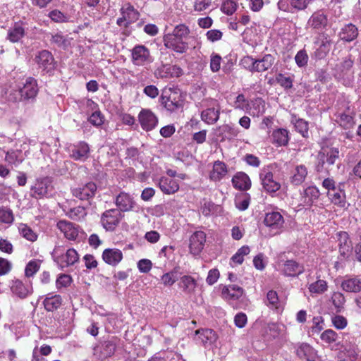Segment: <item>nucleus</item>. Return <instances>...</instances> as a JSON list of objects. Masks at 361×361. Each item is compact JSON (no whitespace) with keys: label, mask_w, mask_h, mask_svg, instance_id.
Masks as SVG:
<instances>
[{"label":"nucleus","mask_w":361,"mask_h":361,"mask_svg":"<svg viewBox=\"0 0 361 361\" xmlns=\"http://www.w3.org/2000/svg\"><path fill=\"white\" fill-rule=\"evenodd\" d=\"M332 303L337 312H341L345 302V298L341 293L335 292L331 296Z\"/></svg>","instance_id":"nucleus-50"},{"label":"nucleus","mask_w":361,"mask_h":361,"mask_svg":"<svg viewBox=\"0 0 361 361\" xmlns=\"http://www.w3.org/2000/svg\"><path fill=\"white\" fill-rule=\"evenodd\" d=\"M116 345L113 342L106 341L102 345L100 356L102 358H106L108 357H110L112 355H114Z\"/></svg>","instance_id":"nucleus-51"},{"label":"nucleus","mask_w":361,"mask_h":361,"mask_svg":"<svg viewBox=\"0 0 361 361\" xmlns=\"http://www.w3.org/2000/svg\"><path fill=\"white\" fill-rule=\"evenodd\" d=\"M195 340L197 342L206 346L207 345H211L216 340V333L209 329L197 330L195 331Z\"/></svg>","instance_id":"nucleus-27"},{"label":"nucleus","mask_w":361,"mask_h":361,"mask_svg":"<svg viewBox=\"0 0 361 361\" xmlns=\"http://www.w3.org/2000/svg\"><path fill=\"white\" fill-rule=\"evenodd\" d=\"M51 43L63 49H66L68 44L66 38L60 33L51 35Z\"/></svg>","instance_id":"nucleus-55"},{"label":"nucleus","mask_w":361,"mask_h":361,"mask_svg":"<svg viewBox=\"0 0 361 361\" xmlns=\"http://www.w3.org/2000/svg\"><path fill=\"white\" fill-rule=\"evenodd\" d=\"M116 204L121 212H128L133 209L135 201L128 193L121 192L116 198Z\"/></svg>","instance_id":"nucleus-26"},{"label":"nucleus","mask_w":361,"mask_h":361,"mask_svg":"<svg viewBox=\"0 0 361 361\" xmlns=\"http://www.w3.org/2000/svg\"><path fill=\"white\" fill-rule=\"evenodd\" d=\"M159 187L165 194H174L179 190L178 180L168 177H161L159 180Z\"/></svg>","instance_id":"nucleus-25"},{"label":"nucleus","mask_w":361,"mask_h":361,"mask_svg":"<svg viewBox=\"0 0 361 361\" xmlns=\"http://www.w3.org/2000/svg\"><path fill=\"white\" fill-rule=\"evenodd\" d=\"M121 17L116 20V24L120 27L127 28L129 25L136 22L140 18V13L128 3L124 4L120 9Z\"/></svg>","instance_id":"nucleus-6"},{"label":"nucleus","mask_w":361,"mask_h":361,"mask_svg":"<svg viewBox=\"0 0 361 361\" xmlns=\"http://www.w3.org/2000/svg\"><path fill=\"white\" fill-rule=\"evenodd\" d=\"M138 121L142 128L145 131H150L155 128L158 124V118L149 109H142L138 114Z\"/></svg>","instance_id":"nucleus-10"},{"label":"nucleus","mask_w":361,"mask_h":361,"mask_svg":"<svg viewBox=\"0 0 361 361\" xmlns=\"http://www.w3.org/2000/svg\"><path fill=\"white\" fill-rule=\"evenodd\" d=\"M23 157L22 156V152L20 150L11 149L6 153L5 161L10 165L18 166L23 161Z\"/></svg>","instance_id":"nucleus-41"},{"label":"nucleus","mask_w":361,"mask_h":361,"mask_svg":"<svg viewBox=\"0 0 361 361\" xmlns=\"http://www.w3.org/2000/svg\"><path fill=\"white\" fill-rule=\"evenodd\" d=\"M331 42L327 37L322 40L319 47L317 49L316 54L320 57L323 58L330 51Z\"/></svg>","instance_id":"nucleus-53"},{"label":"nucleus","mask_w":361,"mask_h":361,"mask_svg":"<svg viewBox=\"0 0 361 361\" xmlns=\"http://www.w3.org/2000/svg\"><path fill=\"white\" fill-rule=\"evenodd\" d=\"M132 61L136 66H143L151 62L149 50L144 45H136L132 49Z\"/></svg>","instance_id":"nucleus-11"},{"label":"nucleus","mask_w":361,"mask_h":361,"mask_svg":"<svg viewBox=\"0 0 361 361\" xmlns=\"http://www.w3.org/2000/svg\"><path fill=\"white\" fill-rule=\"evenodd\" d=\"M232 183L235 188L240 190H247L251 186L249 176L243 172L237 173L232 178Z\"/></svg>","instance_id":"nucleus-29"},{"label":"nucleus","mask_w":361,"mask_h":361,"mask_svg":"<svg viewBox=\"0 0 361 361\" xmlns=\"http://www.w3.org/2000/svg\"><path fill=\"white\" fill-rule=\"evenodd\" d=\"M121 217V213L118 209H109L103 213L101 222L106 231H114L119 224Z\"/></svg>","instance_id":"nucleus-9"},{"label":"nucleus","mask_w":361,"mask_h":361,"mask_svg":"<svg viewBox=\"0 0 361 361\" xmlns=\"http://www.w3.org/2000/svg\"><path fill=\"white\" fill-rule=\"evenodd\" d=\"M205 240L206 235L203 231L195 232L190 238V252L194 255L200 254L204 247Z\"/></svg>","instance_id":"nucleus-16"},{"label":"nucleus","mask_w":361,"mask_h":361,"mask_svg":"<svg viewBox=\"0 0 361 361\" xmlns=\"http://www.w3.org/2000/svg\"><path fill=\"white\" fill-rule=\"evenodd\" d=\"M339 158V150L336 147H326L323 148L318 154L319 163L316 166V169L320 172L324 169V164L326 165V169H329V167L336 163V161Z\"/></svg>","instance_id":"nucleus-5"},{"label":"nucleus","mask_w":361,"mask_h":361,"mask_svg":"<svg viewBox=\"0 0 361 361\" xmlns=\"http://www.w3.org/2000/svg\"><path fill=\"white\" fill-rule=\"evenodd\" d=\"M264 224L272 230H279L283 226L284 219L278 212H269L265 215Z\"/></svg>","instance_id":"nucleus-18"},{"label":"nucleus","mask_w":361,"mask_h":361,"mask_svg":"<svg viewBox=\"0 0 361 361\" xmlns=\"http://www.w3.org/2000/svg\"><path fill=\"white\" fill-rule=\"evenodd\" d=\"M275 61L271 54H265L262 59H256V72H264L269 69Z\"/></svg>","instance_id":"nucleus-39"},{"label":"nucleus","mask_w":361,"mask_h":361,"mask_svg":"<svg viewBox=\"0 0 361 361\" xmlns=\"http://www.w3.org/2000/svg\"><path fill=\"white\" fill-rule=\"evenodd\" d=\"M177 279H178V272L175 269L171 271L164 274L161 276L162 283L165 286H172L177 281Z\"/></svg>","instance_id":"nucleus-49"},{"label":"nucleus","mask_w":361,"mask_h":361,"mask_svg":"<svg viewBox=\"0 0 361 361\" xmlns=\"http://www.w3.org/2000/svg\"><path fill=\"white\" fill-rule=\"evenodd\" d=\"M221 57L216 54H212L210 59V68L214 73L219 71L221 68Z\"/></svg>","instance_id":"nucleus-62"},{"label":"nucleus","mask_w":361,"mask_h":361,"mask_svg":"<svg viewBox=\"0 0 361 361\" xmlns=\"http://www.w3.org/2000/svg\"><path fill=\"white\" fill-rule=\"evenodd\" d=\"M62 304V298L59 295L48 294L43 301L46 310L52 312L57 310Z\"/></svg>","instance_id":"nucleus-34"},{"label":"nucleus","mask_w":361,"mask_h":361,"mask_svg":"<svg viewBox=\"0 0 361 361\" xmlns=\"http://www.w3.org/2000/svg\"><path fill=\"white\" fill-rule=\"evenodd\" d=\"M20 234L26 240L34 242L37 239V235L27 225L20 224L18 226Z\"/></svg>","instance_id":"nucleus-44"},{"label":"nucleus","mask_w":361,"mask_h":361,"mask_svg":"<svg viewBox=\"0 0 361 361\" xmlns=\"http://www.w3.org/2000/svg\"><path fill=\"white\" fill-rule=\"evenodd\" d=\"M97 189L96 184L93 182H90L84 185L73 188L72 194L80 200H88L94 197Z\"/></svg>","instance_id":"nucleus-12"},{"label":"nucleus","mask_w":361,"mask_h":361,"mask_svg":"<svg viewBox=\"0 0 361 361\" xmlns=\"http://www.w3.org/2000/svg\"><path fill=\"white\" fill-rule=\"evenodd\" d=\"M346 111L347 112L337 111L335 114V121L344 129H350L355 126V122L349 106L347 107Z\"/></svg>","instance_id":"nucleus-19"},{"label":"nucleus","mask_w":361,"mask_h":361,"mask_svg":"<svg viewBox=\"0 0 361 361\" xmlns=\"http://www.w3.org/2000/svg\"><path fill=\"white\" fill-rule=\"evenodd\" d=\"M89 153V145L85 142H80L77 145H73L71 157L75 160L84 161L88 158Z\"/></svg>","instance_id":"nucleus-22"},{"label":"nucleus","mask_w":361,"mask_h":361,"mask_svg":"<svg viewBox=\"0 0 361 361\" xmlns=\"http://www.w3.org/2000/svg\"><path fill=\"white\" fill-rule=\"evenodd\" d=\"M18 93H10L9 99L13 102L33 100L38 94L37 80L32 77L24 79L18 86Z\"/></svg>","instance_id":"nucleus-2"},{"label":"nucleus","mask_w":361,"mask_h":361,"mask_svg":"<svg viewBox=\"0 0 361 361\" xmlns=\"http://www.w3.org/2000/svg\"><path fill=\"white\" fill-rule=\"evenodd\" d=\"M31 196L41 199L51 195L54 191L51 178L46 176L37 178L30 188Z\"/></svg>","instance_id":"nucleus-4"},{"label":"nucleus","mask_w":361,"mask_h":361,"mask_svg":"<svg viewBox=\"0 0 361 361\" xmlns=\"http://www.w3.org/2000/svg\"><path fill=\"white\" fill-rule=\"evenodd\" d=\"M272 142L277 146H286L289 141L288 131L284 128H279L273 131Z\"/></svg>","instance_id":"nucleus-35"},{"label":"nucleus","mask_w":361,"mask_h":361,"mask_svg":"<svg viewBox=\"0 0 361 361\" xmlns=\"http://www.w3.org/2000/svg\"><path fill=\"white\" fill-rule=\"evenodd\" d=\"M291 123L294 125L295 130L304 137L308 135V123L302 118H297L293 116Z\"/></svg>","instance_id":"nucleus-42"},{"label":"nucleus","mask_w":361,"mask_h":361,"mask_svg":"<svg viewBox=\"0 0 361 361\" xmlns=\"http://www.w3.org/2000/svg\"><path fill=\"white\" fill-rule=\"evenodd\" d=\"M320 338L324 342H325L328 344H331L332 343L337 341V340L338 338V335L334 330L327 329L322 333V334L320 336Z\"/></svg>","instance_id":"nucleus-48"},{"label":"nucleus","mask_w":361,"mask_h":361,"mask_svg":"<svg viewBox=\"0 0 361 361\" xmlns=\"http://www.w3.org/2000/svg\"><path fill=\"white\" fill-rule=\"evenodd\" d=\"M25 35V30L22 22L15 23L8 30L6 39L12 43L19 42Z\"/></svg>","instance_id":"nucleus-20"},{"label":"nucleus","mask_w":361,"mask_h":361,"mask_svg":"<svg viewBox=\"0 0 361 361\" xmlns=\"http://www.w3.org/2000/svg\"><path fill=\"white\" fill-rule=\"evenodd\" d=\"M35 61L39 68L47 73L54 69V59L51 53L47 50L39 51L36 55Z\"/></svg>","instance_id":"nucleus-13"},{"label":"nucleus","mask_w":361,"mask_h":361,"mask_svg":"<svg viewBox=\"0 0 361 361\" xmlns=\"http://www.w3.org/2000/svg\"><path fill=\"white\" fill-rule=\"evenodd\" d=\"M11 290L15 295L21 298H25L29 294L28 289L25 287L22 281L18 280L13 283L11 287Z\"/></svg>","instance_id":"nucleus-45"},{"label":"nucleus","mask_w":361,"mask_h":361,"mask_svg":"<svg viewBox=\"0 0 361 361\" xmlns=\"http://www.w3.org/2000/svg\"><path fill=\"white\" fill-rule=\"evenodd\" d=\"M241 64L245 68L249 71L253 73L256 72V59H254L252 56H245L241 60Z\"/></svg>","instance_id":"nucleus-58"},{"label":"nucleus","mask_w":361,"mask_h":361,"mask_svg":"<svg viewBox=\"0 0 361 361\" xmlns=\"http://www.w3.org/2000/svg\"><path fill=\"white\" fill-rule=\"evenodd\" d=\"M328 23L326 15L322 11L314 12L307 20V26L314 30H322Z\"/></svg>","instance_id":"nucleus-15"},{"label":"nucleus","mask_w":361,"mask_h":361,"mask_svg":"<svg viewBox=\"0 0 361 361\" xmlns=\"http://www.w3.org/2000/svg\"><path fill=\"white\" fill-rule=\"evenodd\" d=\"M331 322L334 327L337 329H343L348 324L346 318L341 315L334 316L331 318Z\"/></svg>","instance_id":"nucleus-59"},{"label":"nucleus","mask_w":361,"mask_h":361,"mask_svg":"<svg viewBox=\"0 0 361 361\" xmlns=\"http://www.w3.org/2000/svg\"><path fill=\"white\" fill-rule=\"evenodd\" d=\"M308 171L305 165H296L293 170L292 175L290 178V183L295 185H300L305 180Z\"/></svg>","instance_id":"nucleus-28"},{"label":"nucleus","mask_w":361,"mask_h":361,"mask_svg":"<svg viewBox=\"0 0 361 361\" xmlns=\"http://www.w3.org/2000/svg\"><path fill=\"white\" fill-rule=\"evenodd\" d=\"M327 196L331 202L335 205L343 208L345 206V192L340 188L327 192Z\"/></svg>","instance_id":"nucleus-33"},{"label":"nucleus","mask_w":361,"mask_h":361,"mask_svg":"<svg viewBox=\"0 0 361 361\" xmlns=\"http://www.w3.org/2000/svg\"><path fill=\"white\" fill-rule=\"evenodd\" d=\"M309 60L308 54L305 49L298 51L295 56V61L297 66L300 68L305 67L307 65Z\"/></svg>","instance_id":"nucleus-52"},{"label":"nucleus","mask_w":361,"mask_h":361,"mask_svg":"<svg viewBox=\"0 0 361 361\" xmlns=\"http://www.w3.org/2000/svg\"><path fill=\"white\" fill-rule=\"evenodd\" d=\"M327 283L324 280H317L309 286V290L312 293L321 294L327 290Z\"/></svg>","instance_id":"nucleus-46"},{"label":"nucleus","mask_w":361,"mask_h":361,"mask_svg":"<svg viewBox=\"0 0 361 361\" xmlns=\"http://www.w3.org/2000/svg\"><path fill=\"white\" fill-rule=\"evenodd\" d=\"M228 173L226 164L221 161H216L213 164L209 177L212 181H220Z\"/></svg>","instance_id":"nucleus-21"},{"label":"nucleus","mask_w":361,"mask_h":361,"mask_svg":"<svg viewBox=\"0 0 361 361\" xmlns=\"http://www.w3.org/2000/svg\"><path fill=\"white\" fill-rule=\"evenodd\" d=\"M160 99L161 104L170 111H175L183 106V97L178 89L165 88L162 91Z\"/></svg>","instance_id":"nucleus-3"},{"label":"nucleus","mask_w":361,"mask_h":361,"mask_svg":"<svg viewBox=\"0 0 361 361\" xmlns=\"http://www.w3.org/2000/svg\"><path fill=\"white\" fill-rule=\"evenodd\" d=\"M178 286L184 293L189 295L195 292L197 282L191 276L185 275L180 278Z\"/></svg>","instance_id":"nucleus-30"},{"label":"nucleus","mask_w":361,"mask_h":361,"mask_svg":"<svg viewBox=\"0 0 361 361\" xmlns=\"http://www.w3.org/2000/svg\"><path fill=\"white\" fill-rule=\"evenodd\" d=\"M283 273L288 276H296L303 273L304 267L294 260H287L279 264Z\"/></svg>","instance_id":"nucleus-17"},{"label":"nucleus","mask_w":361,"mask_h":361,"mask_svg":"<svg viewBox=\"0 0 361 361\" xmlns=\"http://www.w3.org/2000/svg\"><path fill=\"white\" fill-rule=\"evenodd\" d=\"M297 355L307 361H319L317 351L309 344L302 343L296 350Z\"/></svg>","instance_id":"nucleus-24"},{"label":"nucleus","mask_w":361,"mask_h":361,"mask_svg":"<svg viewBox=\"0 0 361 361\" xmlns=\"http://www.w3.org/2000/svg\"><path fill=\"white\" fill-rule=\"evenodd\" d=\"M292 5V0H279L277 3L278 8L280 11L293 13L295 11Z\"/></svg>","instance_id":"nucleus-60"},{"label":"nucleus","mask_w":361,"mask_h":361,"mask_svg":"<svg viewBox=\"0 0 361 361\" xmlns=\"http://www.w3.org/2000/svg\"><path fill=\"white\" fill-rule=\"evenodd\" d=\"M53 256L54 261L62 269L73 265L79 259V255L77 251L73 248L67 250L65 254L59 255V247H56L54 250Z\"/></svg>","instance_id":"nucleus-7"},{"label":"nucleus","mask_w":361,"mask_h":361,"mask_svg":"<svg viewBox=\"0 0 361 361\" xmlns=\"http://www.w3.org/2000/svg\"><path fill=\"white\" fill-rule=\"evenodd\" d=\"M259 178L263 188L268 193H274L281 188V184L274 178V174L269 166L261 170Z\"/></svg>","instance_id":"nucleus-8"},{"label":"nucleus","mask_w":361,"mask_h":361,"mask_svg":"<svg viewBox=\"0 0 361 361\" xmlns=\"http://www.w3.org/2000/svg\"><path fill=\"white\" fill-rule=\"evenodd\" d=\"M102 258L106 264L116 266L122 260L123 253L117 248H107L104 250Z\"/></svg>","instance_id":"nucleus-23"},{"label":"nucleus","mask_w":361,"mask_h":361,"mask_svg":"<svg viewBox=\"0 0 361 361\" xmlns=\"http://www.w3.org/2000/svg\"><path fill=\"white\" fill-rule=\"evenodd\" d=\"M219 129L222 134H224V137L228 139L236 137L239 133L238 128L229 124L223 125Z\"/></svg>","instance_id":"nucleus-47"},{"label":"nucleus","mask_w":361,"mask_h":361,"mask_svg":"<svg viewBox=\"0 0 361 361\" xmlns=\"http://www.w3.org/2000/svg\"><path fill=\"white\" fill-rule=\"evenodd\" d=\"M358 35V30L352 23L345 25L341 30L339 37L341 39L350 42L355 39Z\"/></svg>","instance_id":"nucleus-32"},{"label":"nucleus","mask_w":361,"mask_h":361,"mask_svg":"<svg viewBox=\"0 0 361 361\" xmlns=\"http://www.w3.org/2000/svg\"><path fill=\"white\" fill-rule=\"evenodd\" d=\"M354 60L351 55L342 59L341 61L336 64V69L342 75H347L351 72Z\"/></svg>","instance_id":"nucleus-40"},{"label":"nucleus","mask_w":361,"mask_h":361,"mask_svg":"<svg viewBox=\"0 0 361 361\" xmlns=\"http://www.w3.org/2000/svg\"><path fill=\"white\" fill-rule=\"evenodd\" d=\"M237 7V3L235 1L224 0L221 6V11L227 15H231L236 11Z\"/></svg>","instance_id":"nucleus-54"},{"label":"nucleus","mask_w":361,"mask_h":361,"mask_svg":"<svg viewBox=\"0 0 361 361\" xmlns=\"http://www.w3.org/2000/svg\"><path fill=\"white\" fill-rule=\"evenodd\" d=\"M220 107H209L201 113L202 120L207 124H214L219 118Z\"/></svg>","instance_id":"nucleus-31"},{"label":"nucleus","mask_w":361,"mask_h":361,"mask_svg":"<svg viewBox=\"0 0 361 361\" xmlns=\"http://www.w3.org/2000/svg\"><path fill=\"white\" fill-rule=\"evenodd\" d=\"M66 215L73 221H81L86 216L87 212L83 207H76L71 209Z\"/></svg>","instance_id":"nucleus-43"},{"label":"nucleus","mask_w":361,"mask_h":361,"mask_svg":"<svg viewBox=\"0 0 361 361\" xmlns=\"http://www.w3.org/2000/svg\"><path fill=\"white\" fill-rule=\"evenodd\" d=\"M277 82L286 89H290L293 86V80L290 77H286L284 75L279 73L276 76Z\"/></svg>","instance_id":"nucleus-63"},{"label":"nucleus","mask_w":361,"mask_h":361,"mask_svg":"<svg viewBox=\"0 0 361 361\" xmlns=\"http://www.w3.org/2000/svg\"><path fill=\"white\" fill-rule=\"evenodd\" d=\"M248 106V101L245 99L243 94H240L236 97L233 104V107L235 109L244 110L247 109Z\"/></svg>","instance_id":"nucleus-61"},{"label":"nucleus","mask_w":361,"mask_h":361,"mask_svg":"<svg viewBox=\"0 0 361 361\" xmlns=\"http://www.w3.org/2000/svg\"><path fill=\"white\" fill-rule=\"evenodd\" d=\"M320 192L315 186H310L304 190L302 202L307 206H311L319 197Z\"/></svg>","instance_id":"nucleus-38"},{"label":"nucleus","mask_w":361,"mask_h":361,"mask_svg":"<svg viewBox=\"0 0 361 361\" xmlns=\"http://www.w3.org/2000/svg\"><path fill=\"white\" fill-rule=\"evenodd\" d=\"M56 227L59 229L69 240H75L79 234L78 226L66 220H60Z\"/></svg>","instance_id":"nucleus-14"},{"label":"nucleus","mask_w":361,"mask_h":361,"mask_svg":"<svg viewBox=\"0 0 361 361\" xmlns=\"http://www.w3.org/2000/svg\"><path fill=\"white\" fill-rule=\"evenodd\" d=\"M13 221V212L7 208H0V221L5 224H11Z\"/></svg>","instance_id":"nucleus-57"},{"label":"nucleus","mask_w":361,"mask_h":361,"mask_svg":"<svg viewBox=\"0 0 361 361\" xmlns=\"http://www.w3.org/2000/svg\"><path fill=\"white\" fill-rule=\"evenodd\" d=\"M190 33L189 28L184 24L176 25L171 32H168L164 36V46L176 53H185L188 47L184 39Z\"/></svg>","instance_id":"nucleus-1"},{"label":"nucleus","mask_w":361,"mask_h":361,"mask_svg":"<svg viewBox=\"0 0 361 361\" xmlns=\"http://www.w3.org/2000/svg\"><path fill=\"white\" fill-rule=\"evenodd\" d=\"M243 294V289L237 285H228L222 290V295L226 299L238 300Z\"/></svg>","instance_id":"nucleus-37"},{"label":"nucleus","mask_w":361,"mask_h":361,"mask_svg":"<svg viewBox=\"0 0 361 361\" xmlns=\"http://www.w3.org/2000/svg\"><path fill=\"white\" fill-rule=\"evenodd\" d=\"M72 282L71 277L68 274H61L56 281V286L57 289L66 288L71 285Z\"/></svg>","instance_id":"nucleus-56"},{"label":"nucleus","mask_w":361,"mask_h":361,"mask_svg":"<svg viewBox=\"0 0 361 361\" xmlns=\"http://www.w3.org/2000/svg\"><path fill=\"white\" fill-rule=\"evenodd\" d=\"M39 269V264L36 261H30L26 266L25 269V276L27 277L32 276Z\"/></svg>","instance_id":"nucleus-64"},{"label":"nucleus","mask_w":361,"mask_h":361,"mask_svg":"<svg viewBox=\"0 0 361 361\" xmlns=\"http://www.w3.org/2000/svg\"><path fill=\"white\" fill-rule=\"evenodd\" d=\"M341 287L345 291L358 293L361 291V280L357 276L347 278L342 282Z\"/></svg>","instance_id":"nucleus-36"}]
</instances>
